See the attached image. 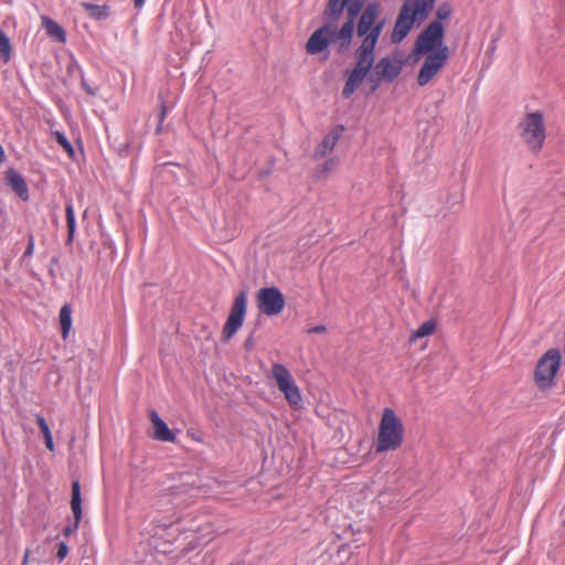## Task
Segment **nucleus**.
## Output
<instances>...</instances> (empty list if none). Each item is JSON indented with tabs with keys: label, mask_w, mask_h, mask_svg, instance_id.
Masks as SVG:
<instances>
[{
	"label": "nucleus",
	"mask_w": 565,
	"mask_h": 565,
	"mask_svg": "<svg viewBox=\"0 0 565 565\" xmlns=\"http://www.w3.org/2000/svg\"><path fill=\"white\" fill-rule=\"evenodd\" d=\"M386 19H381L371 31L358 35L361 39L360 44L354 50L353 68L347 72V78L342 88V97L350 98L362 85L364 78L372 70L375 61V51L380 42L381 34L385 28Z\"/></svg>",
	"instance_id": "nucleus-1"
},
{
	"label": "nucleus",
	"mask_w": 565,
	"mask_h": 565,
	"mask_svg": "<svg viewBox=\"0 0 565 565\" xmlns=\"http://www.w3.org/2000/svg\"><path fill=\"white\" fill-rule=\"evenodd\" d=\"M404 440V426L392 408H384L376 438V452L398 449Z\"/></svg>",
	"instance_id": "nucleus-2"
},
{
	"label": "nucleus",
	"mask_w": 565,
	"mask_h": 565,
	"mask_svg": "<svg viewBox=\"0 0 565 565\" xmlns=\"http://www.w3.org/2000/svg\"><path fill=\"white\" fill-rule=\"evenodd\" d=\"M519 129L520 136L529 149L534 153H539L546 137L543 114L540 111L525 114L519 124Z\"/></svg>",
	"instance_id": "nucleus-3"
},
{
	"label": "nucleus",
	"mask_w": 565,
	"mask_h": 565,
	"mask_svg": "<svg viewBox=\"0 0 565 565\" xmlns=\"http://www.w3.org/2000/svg\"><path fill=\"white\" fill-rule=\"evenodd\" d=\"M445 28L439 21L430 22L417 36L409 57L418 61L419 56L446 46L444 44Z\"/></svg>",
	"instance_id": "nucleus-4"
},
{
	"label": "nucleus",
	"mask_w": 565,
	"mask_h": 565,
	"mask_svg": "<svg viewBox=\"0 0 565 565\" xmlns=\"http://www.w3.org/2000/svg\"><path fill=\"white\" fill-rule=\"evenodd\" d=\"M322 20L328 21L330 29L335 39L337 52L339 54L348 51L350 45L352 44L354 33L356 34V20L355 17H350L345 14V20L342 25L339 28L338 23L342 17H333L329 10L323 9L322 11Z\"/></svg>",
	"instance_id": "nucleus-5"
},
{
	"label": "nucleus",
	"mask_w": 565,
	"mask_h": 565,
	"mask_svg": "<svg viewBox=\"0 0 565 565\" xmlns=\"http://www.w3.org/2000/svg\"><path fill=\"white\" fill-rule=\"evenodd\" d=\"M561 365V353L557 349H550L539 360L535 371L534 380L536 385L546 390L554 385L556 373Z\"/></svg>",
	"instance_id": "nucleus-6"
},
{
	"label": "nucleus",
	"mask_w": 565,
	"mask_h": 565,
	"mask_svg": "<svg viewBox=\"0 0 565 565\" xmlns=\"http://www.w3.org/2000/svg\"><path fill=\"white\" fill-rule=\"evenodd\" d=\"M247 310V292L241 290L231 307L230 315L222 330V340L227 342L243 326Z\"/></svg>",
	"instance_id": "nucleus-7"
},
{
	"label": "nucleus",
	"mask_w": 565,
	"mask_h": 565,
	"mask_svg": "<svg viewBox=\"0 0 565 565\" xmlns=\"http://www.w3.org/2000/svg\"><path fill=\"white\" fill-rule=\"evenodd\" d=\"M271 374L278 390L284 393L289 405L295 408L299 407L301 395L289 370L280 363H275L271 367Z\"/></svg>",
	"instance_id": "nucleus-8"
},
{
	"label": "nucleus",
	"mask_w": 565,
	"mask_h": 565,
	"mask_svg": "<svg viewBox=\"0 0 565 565\" xmlns=\"http://www.w3.org/2000/svg\"><path fill=\"white\" fill-rule=\"evenodd\" d=\"M448 57V46H443L434 53H426V57L417 75V84L419 86L427 85L444 67Z\"/></svg>",
	"instance_id": "nucleus-9"
},
{
	"label": "nucleus",
	"mask_w": 565,
	"mask_h": 565,
	"mask_svg": "<svg viewBox=\"0 0 565 565\" xmlns=\"http://www.w3.org/2000/svg\"><path fill=\"white\" fill-rule=\"evenodd\" d=\"M256 303L260 312L266 316H278L285 308L286 300L277 287H264L256 294Z\"/></svg>",
	"instance_id": "nucleus-10"
},
{
	"label": "nucleus",
	"mask_w": 565,
	"mask_h": 565,
	"mask_svg": "<svg viewBox=\"0 0 565 565\" xmlns=\"http://www.w3.org/2000/svg\"><path fill=\"white\" fill-rule=\"evenodd\" d=\"M335 44V39L328 21L323 23L309 36L305 50L309 55H317L326 52L324 58L329 57V46Z\"/></svg>",
	"instance_id": "nucleus-11"
},
{
	"label": "nucleus",
	"mask_w": 565,
	"mask_h": 565,
	"mask_svg": "<svg viewBox=\"0 0 565 565\" xmlns=\"http://www.w3.org/2000/svg\"><path fill=\"white\" fill-rule=\"evenodd\" d=\"M405 61L399 58L396 54L387 55L374 62L372 70L375 75L384 79L385 84L394 83L401 75Z\"/></svg>",
	"instance_id": "nucleus-12"
},
{
	"label": "nucleus",
	"mask_w": 565,
	"mask_h": 565,
	"mask_svg": "<svg viewBox=\"0 0 565 565\" xmlns=\"http://www.w3.org/2000/svg\"><path fill=\"white\" fill-rule=\"evenodd\" d=\"M416 22H418V15L411 11L407 4H402L391 33V42L393 44L401 43Z\"/></svg>",
	"instance_id": "nucleus-13"
},
{
	"label": "nucleus",
	"mask_w": 565,
	"mask_h": 565,
	"mask_svg": "<svg viewBox=\"0 0 565 565\" xmlns=\"http://www.w3.org/2000/svg\"><path fill=\"white\" fill-rule=\"evenodd\" d=\"M367 0H327L323 9L330 11L333 17L347 15L358 18L365 9Z\"/></svg>",
	"instance_id": "nucleus-14"
},
{
	"label": "nucleus",
	"mask_w": 565,
	"mask_h": 565,
	"mask_svg": "<svg viewBox=\"0 0 565 565\" xmlns=\"http://www.w3.org/2000/svg\"><path fill=\"white\" fill-rule=\"evenodd\" d=\"M381 19V4L376 1L366 4L365 9L358 15L356 20V36L361 33H365L367 30L371 31Z\"/></svg>",
	"instance_id": "nucleus-15"
},
{
	"label": "nucleus",
	"mask_w": 565,
	"mask_h": 565,
	"mask_svg": "<svg viewBox=\"0 0 565 565\" xmlns=\"http://www.w3.org/2000/svg\"><path fill=\"white\" fill-rule=\"evenodd\" d=\"M71 508L74 514V522L64 527L63 534L65 536H70L78 529L79 522L83 516L81 483L78 480H74L72 482Z\"/></svg>",
	"instance_id": "nucleus-16"
},
{
	"label": "nucleus",
	"mask_w": 565,
	"mask_h": 565,
	"mask_svg": "<svg viewBox=\"0 0 565 565\" xmlns=\"http://www.w3.org/2000/svg\"><path fill=\"white\" fill-rule=\"evenodd\" d=\"M344 131L343 125H337L334 126L331 131L324 136L321 143L315 149L313 158L319 160L321 158H324L328 153H331L341 138L342 134Z\"/></svg>",
	"instance_id": "nucleus-17"
},
{
	"label": "nucleus",
	"mask_w": 565,
	"mask_h": 565,
	"mask_svg": "<svg viewBox=\"0 0 565 565\" xmlns=\"http://www.w3.org/2000/svg\"><path fill=\"white\" fill-rule=\"evenodd\" d=\"M149 418L153 425V439L169 443H173L175 440V434L169 429L166 422L154 409L150 411Z\"/></svg>",
	"instance_id": "nucleus-18"
},
{
	"label": "nucleus",
	"mask_w": 565,
	"mask_h": 565,
	"mask_svg": "<svg viewBox=\"0 0 565 565\" xmlns=\"http://www.w3.org/2000/svg\"><path fill=\"white\" fill-rule=\"evenodd\" d=\"M7 184L15 192V194L24 202L29 200L28 184L23 177L13 169L6 172Z\"/></svg>",
	"instance_id": "nucleus-19"
},
{
	"label": "nucleus",
	"mask_w": 565,
	"mask_h": 565,
	"mask_svg": "<svg viewBox=\"0 0 565 565\" xmlns=\"http://www.w3.org/2000/svg\"><path fill=\"white\" fill-rule=\"evenodd\" d=\"M436 0H405L403 4H407L415 14L418 15V23L425 21L435 7Z\"/></svg>",
	"instance_id": "nucleus-20"
},
{
	"label": "nucleus",
	"mask_w": 565,
	"mask_h": 565,
	"mask_svg": "<svg viewBox=\"0 0 565 565\" xmlns=\"http://www.w3.org/2000/svg\"><path fill=\"white\" fill-rule=\"evenodd\" d=\"M41 20L42 25L50 38L54 39L58 43L66 42V32L57 22L46 15H43Z\"/></svg>",
	"instance_id": "nucleus-21"
},
{
	"label": "nucleus",
	"mask_w": 565,
	"mask_h": 565,
	"mask_svg": "<svg viewBox=\"0 0 565 565\" xmlns=\"http://www.w3.org/2000/svg\"><path fill=\"white\" fill-rule=\"evenodd\" d=\"M72 309L68 303H65L60 311V324L62 330V337L66 339L70 329L72 327Z\"/></svg>",
	"instance_id": "nucleus-22"
},
{
	"label": "nucleus",
	"mask_w": 565,
	"mask_h": 565,
	"mask_svg": "<svg viewBox=\"0 0 565 565\" xmlns=\"http://www.w3.org/2000/svg\"><path fill=\"white\" fill-rule=\"evenodd\" d=\"M82 7L85 9V11L88 13V15L96 20H105L109 12L107 6H97L93 3L83 2Z\"/></svg>",
	"instance_id": "nucleus-23"
},
{
	"label": "nucleus",
	"mask_w": 565,
	"mask_h": 565,
	"mask_svg": "<svg viewBox=\"0 0 565 565\" xmlns=\"http://www.w3.org/2000/svg\"><path fill=\"white\" fill-rule=\"evenodd\" d=\"M36 425L40 428L41 433L44 436L45 446L49 450H54V443L52 438V434L50 427L45 420V418L41 415L36 416Z\"/></svg>",
	"instance_id": "nucleus-24"
},
{
	"label": "nucleus",
	"mask_w": 565,
	"mask_h": 565,
	"mask_svg": "<svg viewBox=\"0 0 565 565\" xmlns=\"http://www.w3.org/2000/svg\"><path fill=\"white\" fill-rule=\"evenodd\" d=\"M66 224H67V239L66 243L71 244L74 239L75 233V214L72 204H67L65 209Z\"/></svg>",
	"instance_id": "nucleus-25"
},
{
	"label": "nucleus",
	"mask_w": 565,
	"mask_h": 565,
	"mask_svg": "<svg viewBox=\"0 0 565 565\" xmlns=\"http://www.w3.org/2000/svg\"><path fill=\"white\" fill-rule=\"evenodd\" d=\"M0 57L8 62L11 58V43L7 34L0 29Z\"/></svg>",
	"instance_id": "nucleus-26"
},
{
	"label": "nucleus",
	"mask_w": 565,
	"mask_h": 565,
	"mask_svg": "<svg viewBox=\"0 0 565 565\" xmlns=\"http://www.w3.org/2000/svg\"><path fill=\"white\" fill-rule=\"evenodd\" d=\"M436 324L433 320L425 321L411 337V341H415L418 338H424L431 334L435 331Z\"/></svg>",
	"instance_id": "nucleus-27"
},
{
	"label": "nucleus",
	"mask_w": 565,
	"mask_h": 565,
	"mask_svg": "<svg viewBox=\"0 0 565 565\" xmlns=\"http://www.w3.org/2000/svg\"><path fill=\"white\" fill-rule=\"evenodd\" d=\"M451 13H452L451 4L449 2H441L438 6V8L436 9V12H435L436 20L435 21H439L441 23V21L448 20L451 17Z\"/></svg>",
	"instance_id": "nucleus-28"
},
{
	"label": "nucleus",
	"mask_w": 565,
	"mask_h": 565,
	"mask_svg": "<svg viewBox=\"0 0 565 565\" xmlns=\"http://www.w3.org/2000/svg\"><path fill=\"white\" fill-rule=\"evenodd\" d=\"M53 136H54L56 142L67 152V154L70 157H73L74 156V148H73L72 143L67 140L65 135L63 132H60V131H54Z\"/></svg>",
	"instance_id": "nucleus-29"
},
{
	"label": "nucleus",
	"mask_w": 565,
	"mask_h": 565,
	"mask_svg": "<svg viewBox=\"0 0 565 565\" xmlns=\"http://www.w3.org/2000/svg\"><path fill=\"white\" fill-rule=\"evenodd\" d=\"M367 81L369 85H370V92L371 93H374L377 90V88L380 87V85L382 83H384V79L381 78L380 76L375 75V72L373 70L370 71V73L366 75V77L364 78V81Z\"/></svg>",
	"instance_id": "nucleus-30"
},
{
	"label": "nucleus",
	"mask_w": 565,
	"mask_h": 565,
	"mask_svg": "<svg viewBox=\"0 0 565 565\" xmlns=\"http://www.w3.org/2000/svg\"><path fill=\"white\" fill-rule=\"evenodd\" d=\"M335 164H337V160L334 158L327 160L321 166V169L319 171H317V178L320 179V178L326 177L330 171H332L334 169Z\"/></svg>",
	"instance_id": "nucleus-31"
},
{
	"label": "nucleus",
	"mask_w": 565,
	"mask_h": 565,
	"mask_svg": "<svg viewBox=\"0 0 565 565\" xmlns=\"http://www.w3.org/2000/svg\"><path fill=\"white\" fill-rule=\"evenodd\" d=\"M67 553H68V546H67V544H66V543H64V542H61V543L58 544V548H57L56 557H57L60 561H62V559H64V558L66 557Z\"/></svg>",
	"instance_id": "nucleus-32"
},
{
	"label": "nucleus",
	"mask_w": 565,
	"mask_h": 565,
	"mask_svg": "<svg viewBox=\"0 0 565 565\" xmlns=\"http://www.w3.org/2000/svg\"><path fill=\"white\" fill-rule=\"evenodd\" d=\"M255 347H256V343L254 340V331H252L244 342V348L246 351H253L255 349Z\"/></svg>",
	"instance_id": "nucleus-33"
},
{
	"label": "nucleus",
	"mask_w": 565,
	"mask_h": 565,
	"mask_svg": "<svg viewBox=\"0 0 565 565\" xmlns=\"http://www.w3.org/2000/svg\"><path fill=\"white\" fill-rule=\"evenodd\" d=\"M166 115H167V107H166V105L162 103V104H161L160 114H159V124H158V127H157V129H156V132H157V134H159V132L161 131V129H162V121H163V119H164Z\"/></svg>",
	"instance_id": "nucleus-34"
},
{
	"label": "nucleus",
	"mask_w": 565,
	"mask_h": 565,
	"mask_svg": "<svg viewBox=\"0 0 565 565\" xmlns=\"http://www.w3.org/2000/svg\"><path fill=\"white\" fill-rule=\"evenodd\" d=\"M179 489L177 487H171L167 490H164L160 495H159V501H162L166 497H170V495H174L177 493H179Z\"/></svg>",
	"instance_id": "nucleus-35"
},
{
	"label": "nucleus",
	"mask_w": 565,
	"mask_h": 565,
	"mask_svg": "<svg viewBox=\"0 0 565 565\" xmlns=\"http://www.w3.org/2000/svg\"><path fill=\"white\" fill-rule=\"evenodd\" d=\"M33 248H34V238H33V235H29V243H28V246H26L23 257L31 256L33 253Z\"/></svg>",
	"instance_id": "nucleus-36"
},
{
	"label": "nucleus",
	"mask_w": 565,
	"mask_h": 565,
	"mask_svg": "<svg viewBox=\"0 0 565 565\" xmlns=\"http://www.w3.org/2000/svg\"><path fill=\"white\" fill-rule=\"evenodd\" d=\"M326 332H327V328L323 324L312 327L308 330V333H326Z\"/></svg>",
	"instance_id": "nucleus-37"
},
{
	"label": "nucleus",
	"mask_w": 565,
	"mask_h": 565,
	"mask_svg": "<svg viewBox=\"0 0 565 565\" xmlns=\"http://www.w3.org/2000/svg\"><path fill=\"white\" fill-rule=\"evenodd\" d=\"M270 173H271V170H270V169H267V170H262V171L259 172V175H260V178H266V177H268Z\"/></svg>",
	"instance_id": "nucleus-38"
},
{
	"label": "nucleus",
	"mask_w": 565,
	"mask_h": 565,
	"mask_svg": "<svg viewBox=\"0 0 565 565\" xmlns=\"http://www.w3.org/2000/svg\"><path fill=\"white\" fill-rule=\"evenodd\" d=\"M6 160V154L2 146L0 145V164Z\"/></svg>",
	"instance_id": "nucleus-39"
},
{
	"label": "nucleus",
	"mask_w": 565,
	"mask_h": 565,
	"mask_svg": "<svg viewBox=\"0 0 565 565\" xmlns=\"http://www.w3.org/2000/svg\"><path fill=\"white\" fill-rule=\"evenodd\" d=\"M345 545L347 544H340V545L337 546L335 551H337L338 556H340V553L344 548Z\"/></svg>",
	"instance_id": "nucleus-40"
},
{
	"label": "nucleus",
	"mask_w": 565,
	"mask_h": 565,
	"mask_svg": "<svg viewBox=\"0 0 565 565\" xmlns=\"http://www.w3.org/2000/svg\"><path fill=\"white\" fill-rule=\"evenodd\" d=\"M145 0H134L135 7L140 8L143 4Z\"/></svg>",
	"instance_id": "nucleus-41"
},
{
	"label": "nucleus",
	"mask_w": 565,
	"mask_h": 565,
	"mask_svg": "<svg viewBox=\"0 0 565 565\" xmlns=\"http://www.w3.org/2000/svg\"><path fill=\"white\" fill-rule=\"evenodd\" d=\"M29 551L25 552V555L22 561V565H28Z\"/></svg>",
	"instance_id": "nucleus-42"
},
{
	"label": "nucleus",
	"mask_w": 565,
	"mask_h": 565,
	"mask_svg": "<svg viewBox=\"0 0 565 565\" xmlns=\"http://www.w3.org/2000/svg\"><path fill=\"white\" fill-rule=\"evenodd\" d=\"M324 546V542L320 543L318 548L321 551V552H328L326 548H323Z\"/></svg>",
	"instance_id": "nucleus-43"
},
{
	"label": "nucleus",
	"mask_w": 565,
	"mask_h": 565,
	"mask_svg": "<svg viewBox=\"0 0 565 565\" xmlns=\"http://www.w3.org/2000/svg\"><path fill=\"white\" fill-rule=\"evenodd\" d=\"M340 539V536L332 535L331 536V543H335V541Z\"/></svg>",
	"instance_id": "nucleus-44"
}]
</instances>
